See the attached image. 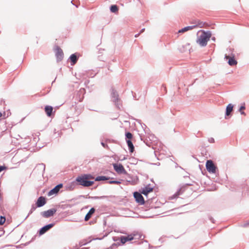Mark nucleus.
Returning <instances> with one entry per match:
<instances>
[{
    "label": "nucleus",
    "instance_id": "1",
    "mask_svg": "<svg viewBox=\"0 0 249 249\" xmlns=\"http://www.w3.org/2000/svg\"><path fill=\"white\" fill-rule=\"evenodd\" d=\"M211 33L210 32H205L203 30L198 33L196 42L200 46L204 47L207 44L208 42L211 37Z\"/></svg>",
    "mask_w": 249,
    "mask_h": 249
},
{
    "label": "nucleus",
    "instance_id": "2",
    "mask_svg": "<svg viewBox=\"0 0 249 249\" xmlns=\"http://www.w3.org/2000/svg\"><path fill=\"white\" fill-rule=\"evenodd\" d=\"M94 179V177L90 174H84L81 176H78L76 178V181L79 185L85 187H89L94 184L93 181L89 180Z\"/></svg>",
    "mask_w": 249,
    "mask_h": 249
},
{
    "label": "nucleus",
    "instance_id": "3",
    "mask_svg": "<svg viewBox=\"0 0 249 249\" xmlns=\"http://www.w3.org/2000/svg\"><path fill=\"white\" fill-rule=\"evenodd\" d=\"M205 23L203 22H201L200 21H198L196 24L193 26H187L185 27L181 30H179L178 31V33H184L185 32L188 31L190 30H192L195 28L196 27H199V28H203L204 27Z\"/></svg>",
    "mask_w": 249,
    "mask_h": 249
},
{
    "label": "nucleus",
    "instance_id": "4",
    "mask_svg": "<svg viewBox=\"0 0 249 249\" xmlns=\"http://www.w3.org/2000/svg\"><path fill=\"white\" fill-rule=\"evenodd\" d=\"M206 167L207 171L210 173L214 174L216 173V167L211 160H208L206 163Z\"/></svg>",
    "mask_w": 249,
    "mask_h": 249
},
{
    "label": "nucleus",
    "instance_id": "5",
    "mask_svg": "<svg viewBox=\"0 0 249 249\" xmlns=\"http://www.w3.org/2000/svg\"><path fill=\"white\" fill-rule=\"evenodd\" d=\"M113 167L116 172L118 174H122L126 173L124 166L121 164L114 163L113 164Z\"/></svg>",
    "mask_w": 249,
    "mask_h": 249
},
{
    "label": "nucleus",
    "instance_id": "6",
    "mask_svg": "<svg viewBox=\"0 0 249 249\" xmlns=\"http://www.w3.org/2000/svg\"><path fill=\"white\" fill-rule=\"evenodd\" d=\"M134 196L136 201L140 204L142 205L144 203V198L140 193L138 192H135L134 193Z\"/></svg>",
    "mask_w": 249,
    "mask_h": 249
},
{
    "label": "nucleus",
    "instance_id": "7",
    "mask_svg": "<svg viewBox=\"0 0 249 249\" xmlns=\"http://www.w3.org/2000/svg\"><path fill=\"white\" fill-rule=\"evenodd\" d=\"M55 209H52L41 213L42 215L45 218H48L53 216L56 212Z\"/></svg>",
    "mask_w": 249,
    "mask_h": 249
},
{
    "label": "nucleus",
    "instance_id": "8",
    "mask_svg": "<svg viewBox=\"0 0 249 249\" xmlns=\"http://www.w3.org/2000/svg\"><path fill=\"white\" fill-rule=\"evenodd\" d=\"M134 235V234H130L127 236H122L120 237V241L124 244L127 241L133 240Z\"/></svg>",
    "mask_w": 249,
    "mask_h": 249
},
{
    "label": "nucleus",
    "instance_id": "9",
    "mask_svg": "<svg viewBox=\"0 0 249 249\" xmlns=\"http://www.w3.org/2000/svg\"><path fill=\"white\" fill-rule=\"evenodd\" d=\"M153 188L150 185L146 186L142 189L141 193L144 196H147L149 193L153 192Z\"/></svg>",
    "mask_w": 249,
    "mask_h": 249
},
{
    "label": "nucleus",
    "instance_id": "10",
    "mask_svg": "<svg viewBox=\"0 0 249 249\" xmlns=\"http://www.w3.org/2000/svg\"><path fill=\"white\" fill-rule=\"evenodd\" d=\"M62 186L63 185L62 184L57 185L53 189L50 191V192L48 193V196H51L54 194H57L59 192V190L62 187Z\"/></svg>",
    "mask_w": 249,
    "mask_h": 249
},
{
    "label": "nucleus",
    "instance_id": "11",
    "mask_svg": "<svg viewBox=\"0 0 249 249\" xmlns=\"http://www.w3.org/2000/svg\"><path fill=\"white\" fill-rule=\"evenodd\" d=\"M225 58L229 60L228 64L230 66H234L237 64V62L233 57H230V56L225 55Z\"/></svg>",
    "mask_w": 249,
    "mask_h": 249
},
{
    "label": "nucleus",
    "instance_id": "12",
    "mask_svg": "<svg viewBox=\"0 0 249 249\" xmlns=\"http://www.w3.org/2000/svg\"><path fill=\"white\" fill-rule=\"evenodd\" d=\"M53 226V224H50L49 225H47L43 228H42L40 231H39V234H43L44 233H45L47 231H48L49 230H50L51 228H52Z\"/></svg>",
    "mask_w": 249,
    "mask_h": 249
},
{
    "label": "nucleus",
    "instance_id": "13",
    "mask_svg": "<svg viewBox=\"0 0 249 249\" xmlns=\"http://www.w3.org/2000/svg\"><path fill=\"white\" fill-rule=\"evenodd\" d=\"M46 203L45 198L43 196L39 197L36 202V205L38 207L43 206Z\"/></svg>",
    "mask_w": 249,
    "mask_h": 249
},
{
    "label": "nucleus",
    "instance_id": "14",
    "mask_svg": "<svg viewBox=\"0 0 249 249\" xmlns=\"http://www.w3.org/2000/svg\"><path fill=\"white\" fill-rule=\"evenodd\" d=\"M95 210L94 208H92L90 209L88 213L86 215L85 217V220L86 221H88L91 217L92 215L94 213Z\"/></svg>",
    "mask_w": 249,
    "mask_h": 249
},
{
    "label": "nucleus",
    "instance_id": "15",
    "mask_svg": "<svg viewBox=\"0 0 249 249\" xmlns=\"http://www.w3.org/2000/svg\"><path fill=\"white\" fill-rule=\"evenodd\" d=\"M53 110V107L51 106H47L45 107V111L48 116L50 117L52 115Z\"/></svg>",
    "mask_w": 249,
    "mask_h": 249
},
{
    "label": "nucleus",
    "instance_id": "16",
    "mask_svg": "<svg viewBox=\"0 0 249 249\" xmlns=\"http://www.w3.org/2000/svg\"><path fill=\"white\" fill-rule=\"evenodd\" d=\"M233 106L232 104H229L226 107V114L227 116H229L233 110Z\"/></svg>",
    "mask_w": 249,
    "mask_h": 249
},
{
    "label": "nucleus",
    "instance_id": "17",
    "mask_svg": "<svg viewBox=\"0 0 249 249\" xmlns=\"http://www.w3.org/2000/svg\"><path fill=\"white\" fill-rule=\"evenodd\" d=\"M126 142H127V145L129 147L130 152L131 153L133 152V151H134V147L133 144L132 142L131 141V140H127Z\"/></svg>",
    "mask_w": 249,
    "mask_h": 249
},
{
    "label": "nucleus",
    "instance_id": "18",
    "mask_svg": "<svg viewBox=\"0 0 249 249\" xmlns=\"http://www.w3.org/2000/svg\"><path fill=\"white\" fill-rule=\"evenodd\" d=\"M70 60L71 62V65H73L76 63L77 57L75 54H72L70 56Z\"/></svg>",
    "mask_w": 249,
    "mask_h": 249
},
{
    "label": "nucleus",
    "instance_id": "19",
    "mask_svg": "<svg viewBox=\"0 0 249 249\" xmlns=\"http://www.w3.org/2000/svg\"><path fill=\"white\" fill-rule=\"evenodd\" d=\"M110 9L112 13H117L118 11V7L116 5H111Z\"/></svg>",
    "mask_w": 249,
    "mask_h": 249
},
{
    "label": "nucleus",
    "instance_id": "20",
    "mask_svg": "<svg viewBox=\"0 0 249 249\" xmlns=\"http://www.w3.org/2000/svg\"><path fill=\"white\" fill-rule=\"evenodd\" d=\"M56 56L58 58L61 59L63 56V53L61 49H58L56 53Z\"/></svg>",
    "mask_w": 249,
    "mask_h": 249
},
{
    "label": "nucleus",
    "instance_id": "21",
    "mask_svg": "<svg viewBox=\"0 0 249 249\" xmlns=\"http://www.w3.org/2000/svg\"><path fill=\"white\" fill-rule=\"evenodd\" d=\"M108 179V178L105 176H98L95 178V181H102Z\"/></svg>",
    "mask_w": 249,
    "mask_h": 249
},
{
    "label": "nucleus",
    "instance_id": "22",
    "mask_svg": "<svg viewBox=\"0 0 249 249\" xmlns=\"http://www.w3.org/2000/svg\"><path fill=\"white\" fill-rule=\"evenodd\" d=\"M125 136L126 139L131 140V139L132 138L133 135L130 132H127L125 134Z\"/></svg>",
    "mask_w": 249,
    "mask_h": 249
},
{
    "label": "nucleus",
    "instance_id": "23",
    "mask_svg": "<svg viewBox=\"0 0 249 249\" xmlns=\"http://www.w3.org/2000/svg\"><path fill=\"white\" fill-rule=\"evenodd\" d=\"M5 218L4 216H1L0 217V225H2L5 222Z\"/></svg>",
    "mask_w": 249,
    "mask_h": 249
},
{
    "label": "nucleus",
    "instance_id": "24",
    "mask_svg": "<svg viewBox=\"0 0 249 249\" xmlns=\"http://www.w3.org/2000/svg\"><path fill=\"white\" fill-rule=\"evenodd\" d=\"M248 226H249V221L245 223L243 225V227H247Z\"/></svg>",
    "mask_w": 249,
    "mask_h": 249
},
{
    "label": "nucleus",
    "instance_id": "25",
    "mask_svg": "<svg viewBox=\"0 0 249 249\" xmlns=\"http://www.w3.org/2000/svg\"><path fill=\"white\" fill-rule=\"evenodd\" d=\"M245 109V107L244 106H242L240 107L239 109L240 112H241V111L244 110Z\"/></svg>",
    "mask_w": 249,
    "mask_h": 249
},
{
    "label": "nucleus",
    "instance_id": "26",
    "mask_svg": "<svg viewBox=\"0 0 249 249\" xmlns=\"http://www.w3.org/2000/svg\"><path fill=\"white\" fill-rule=\"evenodd\" d=\"M5 169H6V167L5 166H0V172Z\"/></svg>",
    "mask_w": 249,
    "mask_h": 249
},
{
    "label": "nucleus",
    "instance_id": "27",
    "mask_svg": "<svg viewBox=\"0 0 249 249\" xmlns=\"http://www.w3.org/2000/svg\"><path fill=\"white\" fill-rule=\"evenodd\" d=\"M110 183H116V184H118L119 183H120L118 181H111Z\"/></svg>",
    "mask_w": 249,
    "mask_h": 249
},
{
    "label": "nucleus",
    "instance_id": "28",
    "mask_svg": "<svg viewBox=\"0 0 249 249\" xmlns=\"http://www.w3.org/2000/svg\"><path fill=\"white\" fill-rule=\"evenodd\" d=\"M186 46H188L189 47L190 46V44L189 43H186Z\"/></svg>",
    "mask_w": 249,
    "mask_h": 249
},
{
    "label": "nucleus",
    "instance_id": "29",
    "mask_svg": "<svg viewBox=\"0 0 249 249\" xmlns=\"http://www.w3.org/2000/svg\"><path fill=\"white\" fill-rule=\"evenodd\" d=\"M144 30H145V29H144V28H143V29H142V30L141 31V32H140V34H141V33H142L143 32H144Z\"/></svg>",
    "mask_w": 249,
    "mask_h": 249
},
{
    "label": "nucleus",
    "instance_id": "30",
    "mask_svg": "<svg viewBox=\"0 0 249 249\" xmlns=\"http://www.w3.org/2000/svg\"><path fill=\"white\" fill-rule=\"evenodd\" d=\"M241 112V113L242 114H243V115H246L244 111H241V112Z\"/></svg>",
    "mask_w": 249,
    "mask_h": 249
},
{
    "label": "nucleus",
    "instance_id": "31",
    "mask_svg": "<svg viewBox=\"0 0 249 249\" xmlns=\"http://www.w3.org/2000/svg\"><path fill=\"white\" fill-rule=\"evenodd\" d=\"M140 34L139 33V34H136V35H135V37H137L139 36V35H140Z\"/></svg>",
    "mask_w": 249,
    "mask_h": 249
},
{
    "label": "nucleus",
    "instance_id": "32",
    "mask_svg": "<svg viewBox=\"0 0 249 249\" xmlns=\"http://www.w3.org/2000/svg\"><path fill=\"white\" fill-rule=\"evenodd\" d=\"M3 116V114L0 112V118Z\"/></svg>",
    "mask_w": 249,
    "mask_h": 249
}]
</instances>
